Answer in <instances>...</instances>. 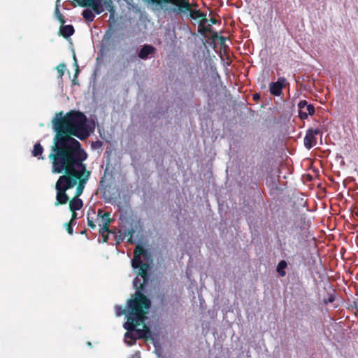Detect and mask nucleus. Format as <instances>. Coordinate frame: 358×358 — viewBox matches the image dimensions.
<instances>
[{
  "mask_svg": "<svg viewBox=\"0 0 358 358\" xmlns=\"http://www.w3.org/2000/svg\"><path fill=\"white\" fill-rule=\"evenodd\" d=\"M260 99V95H259V94L256 93V94H253V99H254V100H258V99Z\"/></svg>",
  "mask_w": 358,
  "mask_h": 358,
  "instance_id": "34",
  "label": "nucleus"
},
{
  "mask_svg": "<svg viewBox=\"0 0 358 358\" xmlns=\"http://www.w3.org/2000/svg\"><path fill=\"white\" fill-rule=\"evenodd\" d=\"M320 134H322V131L320 128L308 129L306 131V134L303 139L305 147L307 149H310L313 147H314L317 143L315 135H318Z\"/></svg>",
  "mask_w": 358,
  "mask_h": 358,
  "instance_id": "9",
  "label": "nucleus"
},
{
  "mask_svg": "<svg viewBox=\"0 0 358 358\" xmlns=\"http://www.w3.org/2000/svg\"><path fill=\"white\" fill-rule=\"evenodd\" d=\"M115 309L117 316H120L125 314H127V315H128V309L127 310L126 308H123L122 306H117Z\"/></svg>",
  "mask_w": 358,
  "mask_h": 358,
  "instance_id": "22",
  "label": "nucleus"
},
{
  "mask_svg": "<svg viewBox=\"0 0 358 358\" xmlns=\"http://www.w3.org/2000/svg\"><path fill=\"white\" fill-rule=\"evenodd\" d=\"M87 344H88V345L92 346V344L90 342H88Z\"/></svg>",
  "mask_w": 358,
  "mask_h": 358,
  "instance_id": "36",
  "label": "nucleus"
},
{
  "mask_svg": "<svg viewBox=\"0 0 358 358\" xmlns=\"http://www.w3.org/2000/svg\"><path fill=\"white\" fill-rule=\"evenodd\" d=\"M82 15H83V18L86 21L90 22L94 21V17H95V15L94 14V13L91 10H89V9L84 10L83 11Z\"/></svg>",
  "mask_w": 358,
  "mask_h": 358,
  "instance_id": "19",
  "label": "nucleus"
},
{
  "mask_svg": "<svg viewBox=\"0 0 358 358\" xmlns=\"http://www.w3.org/2000/svg\"><path fill=\"white\" fill-rule=\"evenodd\" d=\"M209 21L210 22L211 24H215L217 22V20L215 18H214V17H211L209 20Z\"/></svg>",
  "mask_w": 358,
  "mask_h": 358,
  "instance_id": "33",
  "label": "nucleus"
},
{
  "mask_svg": "<svg viewBox=\"0 0 358 358\" xmlns=\"http://www.w3.org/2000/svg\"><path fill=\"white\" fill-rule=\"evenodd\" d=\"M104 213L102 209H99L97 211V220H99V218L102 217Z\"/></svg>",
  "mask_w": 358,
  "mask_h": 358,
  "instance_id": "32",
  "label": "nucleus"
},
{
  "mask_svg": "<svg viewBox=\"0 0 358 358\" xmlns=\"http://www.w3.org/2000/svg\"><path fill=\"white\" fill-rule=\"evenodd\" d=\"M78 73H79V68H78V66H77V68H76V73H75V75H74V78H73V80H72V83H73V84H75V85H76V84H78L77 76H78Z\"/></svg>",
  "mask_w": 358,
  "mask_h": 358,
  "instance_id": "30",
  "label": "nucleus"
},
{
  "mask_svg": "<svg viewBox=\"0 0 358 358\" xmlns=\"http://www.w3.org/2000/svg\"><path fill=\"white\" fill-rule=\"evenodd\" d=\"M83 202L78 197L74 196L69 201V209L71 211L79 210L83 208Z\"/></svg>",
  "mask_w": 358,
  "mask_h": 358,
  "instance_id": "15",
  "label": "nucleus"
},
{
  "mask_svg": "<svg viewBox=\"0 0 358 358\" xmlns=\"http://www.w3.org/2000/svg\"><path fill=\"white\" fill-rule=\"evenodd\" d=\"M110 232H102V233H99L100 235L102 236L103 238V243H106L108 240V234Z\"/></svg>",
  "mask_w": 358,
  "mask_h": 358,
  "instance_id": "28",
  "label": "nucleus"
},
{
  "mask_svg": "<svg viewBox=\"0 0 358 358\" xmlns=\"http://www.w3.org/2000/svg\"><path fill=\"white\" fill-rule=\"evenodd\" d=\"M141 324L142 323L136 322V320L135 321L131 317L128 318L124 324V328L127 331L124 334V339L129 345H133L136 343L138 337L137 335H135L134 332L136 333V327Z\"/></svg>",
  "mask_w": 358,
  "mask_h": 358,
  "instance_id": "6",
  "label": "nucleus"
},
{
  "mask_svg": "<svg viewBox=\"0 0 358 358\" xmlns=\"http://www.w3.org/2000/svg\"><path fill=\"white\" fill-rule=\"evenodd\" d=\"M148 280L149 278H142L141 282L138 277L134 279L133 285L136 290L132 298L127 301V319L131 317L136 322L144 323L152 305L151 301L143 293Z\"/></svg>",
  "mask_w": 358,
  "mask_h": 358,
  "instance_id": "3",
  "label": "nucleus"
},
{
  "mask_svg": "<svg viewBox=\"0 0 358 358\" xmlns=\"http://www.w3.org/2000/svg\"><path fill=\"white\" fill-rule=\"evenodd\" d=\"M92 214L94 215L95 214V211L94 210H92Z\"/></svg>",
  "mask_w": 358,
  "mask_h": 358,
  "instance_id": "38",
  "label": "nucleus"
},
{
  "mask_svg": "<svg viewBox=\"0 0 358 358\" xmlns=\"http://www.w3.org/2000/svg\"><path fill=\"white\" fill-rule=\"evenodd\" d=\"M156 49L151 45H144L138 52V57L141 59H147L149 56L155 54Z\"/></svg>",
  "mask_w": 358,
  "mask_h": 358,
  "instance_id": "13",
  "label": "nucleus"
},
{
  "mask_svg": "<svg viewBox=\"0 0 358 358\" xmlns=\"http://www.w3.org/2000/svg\"><path fill=\"white\" fill-rule=\"evenodd\" d=\"M287 266V262L285 260H281L278 266H277V268H276V271L278 273V274L281 276V277H284L286 275V272L285 271V268Z\"/></svg>",
  "mask_w": 358,
  "mask_h": 358,
  "instance_id": "18",
  "label": "nucleus"
},
{
  "mask_svg": "<svg viewBox=\"0 0 358 358\" xmlns=\"http://www.w3.org/2000/svg\"><path fill=\"white\" fill-rule=\"evenodd\" d=\"M134 230L133 229L125 230L124 232V236H128L127 242L129 243H133V235L134 234Z\"/></svg>",
  "mask_w": 358,
  "mask_h": 358,
  "instance_id": "21",
  "label": "nucleus"
},
{
  "mask_svg": "<svg viewBox=\"0 0 358 358\" xmlns=\"http://www.w3.org/2000/svg\"><path fill=\"white\" fill-rule=\"evenodd\" d=\"M92 0H80L78 1L80 6L83 7H89Z\"/></svg>",
  "mask_w": 358,
  "mask_h": 358,
  "instance_id": "27",
  "label": "nucleus"
},
{
  "mask_svg": "<svg viewBox=\"0 0 358 358\" xmlns=\"http://www.w3.org/2000/svg\"><path fill=\"white\" fill-rule=\"evenodd\" d=\"M76 223H73V222H69L68 223L66 224V231L69 234H73V226L75 225Z\"/></svg>",
  "mask_w": 358,
  "mask_h": 358,
  "instance_id": "26",
  "label": "nucleus"
},
{
  "mask_svg": "<svg viewBox=\"0 0 358 358\" xmlns=\"http://www.w3.org/2000/svg\"><path fill=\"white\" fill-rule=\"evenodd\" d=\"M146 255L147 250L143 246L138 245L134 249L131 266L134 269H138L136 271L138 278L141 276L142 278H149V264L143 262L141 259L142 256L145 257Z\"/></svg>",
  "mask_w": 358,
  "mask_h": 358,
  "instance_id": "5",
  "label": "nucleus"
},
{
  "mask_svg": "<svg viewBox=\"0 0 358 358\" xmlns=\"http://www.w3.org/2000/svg\"><path fill=\"white\" fill-rule=\"evenodd\" d=\"M199 32L202 35H205L207 32H211L210 24L206 25V24H203L201 26L199 25Z\"/></svg>",
  "mask_w": 358,
  "mask_h": 358,
  "instance_id": "20",
  "label": "nucleus"
},
{
  "mask_svg": "<svg viewBox=\"0 0 358 358\" xmlns=\"http://www.w3.org/2000/svg\"><path fill=\"white\" fill-rule=\"evenodd\" d=\"M136 334L137 335L138 338H142L144 340H148L152 336V332L150 328L145 324H143V328L142 329L136 328Z\"/></svg>",
  "mask_w": 358,
  "mask_h": 358,
  "instance_id": "14",
  "label": "nucleus"
},
{
  "mask_svg": "<svg viewBox=\"0 0 358 358\" xmlns=\"http://www.w3.org/2000/svg\"><path fill=\"white\" fill-rule=\"evenodd\" d=\"M62 114L57 113L52 121L55 135L50 159L87 155L80 143L73 138L83 141L89 137L86 115L78 110H71L64 116Z\"/></svg>",
  "mask_w": 358,
  "mask_h": 358,
  "instance_id": "1",
  "label": "nucleus"
},
{
  "mask_svg": "<svg viewBox=\"0 0 358 358\" xmlns=\"http://www.w3.org/2000/svg\"><path fill=\"white\" fill-rule=\"evenodd\" d=\"M189 8L184 10L183 11H177L179 14H185L189 13V17L193 20H199V25L201 26L203 24H206L207 22L206 14L201 12L200 10L192 9V4L188 1Z\"/></svg>",
  "mask_w": 358,
  "mask_h": 358,
  "instance_id": "8",
  "label": "nucleus"
},
{
  "mask_svg": "<svg viewBox=\"0 0 358 358\" xmlns=\"http://www.w3.org/2000/svg\"><path fill=\"white\" fill-rule=\"evenodd\" d=\"M86 231H87V230L84 229L83 231H81V234H86Z\"/></svg>",
  "mask_w": 358,
  "mask_h": 358,
  "instance_id": "35",
  "label": "nucleus"
},
{
  "mask_svg": "<svg viewBox=\"0 0 358 358\" xmlns=\"http://www.w3.org/2000/svg\"><path fill=\"white\" fill-rule=\"evenodd\" d=\"M125 236H124V234H120L119 236H115V238H116V243L117 244H120L121 242L123 241V240L124 239Z\"/></svg>",
  "mask_w": 358,
  "mask_h": 358,
  "instance_id": "29",
  "label": "nucleus"
},
{
  "mask_svg": "<svg viewBox=\"0 0 358 358\" xmlns=\"http://www.w3.org/2000/svg\"><path fill=\"white\" fill-rule=\"evenodd\" d=\"M213 35H214L215 36H217V33H216V32H214V33H213Z\"/></svg>",
  "mask_w": 358,
  "mask_h": 358,
  "instance_id": "37",
  "label": "nucleus"
},
{
  "mask_svg": "<svg viewBox=\"0 0 358 358\" xmlns=\"http://www.w3.org/2000/svg\"><path fill=\"white\" fill-rule=\"evenodd\" d=\"M285 83L286 79L284 77H280L276 82L270 83V93L273 96H280L282 89L285 87Z\"/></svg>",
  "mask_w": 358,
  "mask_h": 358,
  "instance_id": "11",
  "label": "nucleus"
},
{
  "mask_svg": "<svg viewBox=\"0 0 358 358\" xmlns=\"http://www.w3.org/2000/svg\"><path fill=\"white\" fill-rule=\"evenodd\" d=\"M113 220L110 218V213L106 212L102 217L97 220L98 225L100 227L99 233L112 232L109 229V225Z\"/></svg>",
  "mask_w": 358,
  "mask_h": 358,
  "instance_id": "12",
  "label": "nucleus"
},
{
  "mask_svg": "<svg viewBox=\"0 0 358 358\" xmlns=\"http://www.w3.org/2000/svg\"><path fill=\"white\" fill-rule=\"evenodd\" d=\"M55 13L57 15V18L62 24L65 23V20L62 14L60 13L58 6H56Z\"/></svg>",
  "mask_w": 358,
  "mask_h": 358,
  "instance_id": "23",
  "label": "nucleus"
},
{
  "mask_svg": "<svg viewBox=\"0 0 358 358\" xmlns=\"http://www.w3.org/2000/svg\"><path fill=\"white\" fill-rule=\"evenodd\" d=\"M74 27L73 25H62L60 27L59 33L65 38H67L74 34Z\"/></svg>",
  "mask_w": 358,
  "mask_h": 358,
  "instance_id": "16",
  "label": "nucleus"
},
{
  "mask_svg": "<svg viewBox=\"0 0 358 358\" xmlns=\"http://www.w3.org/2000/svg\"><path fill=\"white\" fill-rule=\"evenodd\" d=\"M65 69H66V66L64 64H60L57 67V71H58L60 77L63 76V75L64 73Z\"/></svg>",
  "mask_w": 358,
  "mask_h": 358,
  "instance_id": "25",
  "label": "nucleus"
},
{
  "mask_svg": "<svg viewBox=\"0 0 358 358\" xmlns=\"http://www.w3.org/2000/svg\"><path fill=\"white\" fill-rule=\"evenodd\" d=\"M43 152V148L39 143H36L34 145V149L32 150L33 156L38 157V159H43V157L41 156Z\"/></svg>",
  "mask_w": 358,
  "mask_h": 358,
  "instance_id": "17",
  "label": "nucleus"
},
{
  "mask_svg": "<svg viewBox=\"0 0 358 358\" xmlns=\"http://www.w3.org/2000/svg\"><path fill=\"white\" fill-rule=\"evenodd\" d=\"M105 6L110 12V18L113 17L115 14V8L111 0H92L89 7L92 8L96 14L99 15L103 11V6Z\"/></svg>",
  "mask_w": 358,
  "mask_h": 358,
  "instance_id": "7",
  "label": "nucleus"
},
{
  "mask_svg": "<svg viewBox=\"0 0 358 358\" xmlns=\"http://www.w3.org/2000/svg\"><path fill=\"white\" fill-rule=\"evenodd\" d=\"M60 176L55 183V189L57 191L56 202L55 205H64L66 204L69 198L66 194V191L73 188L76 185V177L72 178L73 176L71 174Z\"/></svg>",
  "mask_w": 358,
  "mask_h": 358,
  "instance_id": "4",
  "label": "nucleus"
},
{
  "mask_svg": "<svg viewBox=\"0 0 358 358\" xmlns=\"http://www.w3.org/2000/svg\"><path fill=\"white\" fill-rule=\"evenodd\" d=\"M87 155L52 159V172L53 173L71 174L76 178V185L78 184L75 196L79 197L83 192L85 185L90 178L91 172L87 170L84 162Z\"/></svg>",
  "mask_w": 358,
  "mask_h": 358,
  "instance_id": "2",
  "label": "nucleus"
},
{
  "mask_svg": "<svg viewBox=\"0 0 358 358\" xmlns=\"http://www.w3.org/2000/svg\"><path fill=\"white\" fill-rule=\"evenodd\" d=\"M299 117L301 120L307 119L308 115L315 113V108L313 104H308L306 100H301L298 103Z\"/></svg>",
  "mask_w": 358,
  "mask_h": 358,
  "instance_id": "10",
  "label": "nucleus"
},
{
  "mask_svg": "<svg viewBox=\"0 0 358 358\" xmlns=\"http://www.w3.org/2000/svg\"><path fill=\"white\" fill-rule=\"evenodd\" d=\"M71 212H72V215H71V219L70 220V222L76 224V220L77 219V213L76 211H71Z\"/></svg>",
  "mask_w": 358,
  "mask_h": 358,
  "instance_id": "31",
  "label": "nucleus"
},
{
  "mask_svg": "<svg viewBox=\"0 0 358 358\" xmlns=\"http://www.w3.org/2000/svg\"><path fill=\"white\" fill-rule=\"evenodd\" d=\"M87 220L88 227L92 229H94L96 228V224L94 223L93 218L90 217V213H87Z\"/></svg>",
  "mask_w": 358,
  "mask_h": 358,
  "instance_id": "24",
  "label": "nucleus"
}]
</instances>
